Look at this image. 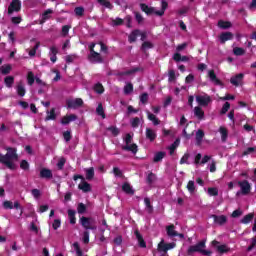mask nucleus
<instances>
[{"instance_id":"obj_1","label":"nucleus","mask_w":256,"mask_h":256,"mask_svg":"<svg viewBox=\"0 0 256 256\" xmlns=\"http://www.w3.org/2000/svg\"><path fill=\"white\" fill-rule=\"evenodd\" d=\"M5 151H7L6 154L0 153V163L5 165V167L10 169V171H15V169H17V165L13 161H17L19 159L17 148L6 147Z\"/></svg>"},{"instance_id":"obj_2","label":"nucleus","mask_w":256,"mask_h":256,"mask_svg":"<svg viewBox=\"0 0 256 256\" xmlns=\"http://www.w3.org/2000/svg\"><path fill=\"white\" fill-rule=\"evenodd\" d=\"M167 7H169V3H167V1L165 0L161 1V10H158V11H155V8L149 7V5L145 3L140 4L141 11L146 13V15H153L154 13L158 17H163L165 15V11H167Z\"/></svg>"},{"instance_id":"obj_3","label":"nucleus","mask_w":256,"mask_h":256,"mask_svg":"<svg viewBox=\"0 0 256 256\" xmlns=\"http://www.w3.org/2000/svg\"><path fill=\"white\" fill-rule=\"evenodd\" d=\"M79 223L85 231H97V221L93 217L82 216Z\"/></svg>"},{"instance_id":"obj_4","label":"nucleus","mask_w":256,"mask_h":256,"mask_svg":"<svg viewBox=\"0 0 256 256\" xmlns=\"http://www.w3.org/2000/svg\"><path fill=\"white\" fill-rule=\"evenodd\" d=\"M124 142L126 143V145L122 146V150L123 151H130L131 153H133V155H137V151H139V147L137 146V144L133 143V136L129 133L126 134L125 138H124Z\"/></svg>"},{"instance_id":"obj_5","label":"nucleus","mask_w":256,"mask_h":256,"mask_svg":"<svg viewBox=\"0 0 256 256\" xmlns=\"http://www.w3.org/2000/svg\"><path fill=\"white\" fill-rule=\"evenodd\" d=\"M73 179L74 181L81 179V183L78 185V189H80V191H82L83 193H91V184L85 181V177L83 175L75 174L73 176Z\"/></svg>"},{"instance_id":"obj_6","label":"nucleus","mask_w":256,"mask_h":256,"mask_svg":"<svg viewBox=\"0 0 256 256\" xmlns=\"http://www.w3.org/2000/svg\"><path fill=\"white\" fill-rule=\"evenodd\" d=\"M21 11V0H12L8 6V15H13V13H19Z\"/></svg>"},{"instance_id":"obj_7","label":"nucleus","mask_w":256,"mask_h":256,"mask_svg":"<svg viewBox=\"0 0 256 256\" xmlns=\"http://www.w3.org/2000/svg\"><path fill=\"white\" fill-rule=\"evenodd\" d=\"M196 102L200 107H207L211 103V96L208 94L196 95Z\"/></svg>"},{"instance_id":"obj_8","label":"nucleus","mask_w":256,"mask_h":256,"mask_svg":"<svg viewBox=\"0 0 256 256\" xmlns=\"http://www.w3.org/2000/svg\"><path fill=\"white\" fill-rule=\"evenodd\" d=\"M66 105L68 109H79V107H83V99L76 98L67 100Z\"/></svg>"},{"instance_id":"obj_9","label":"nucleus","mask_w":256,"mask_h":256,"mask_svg":"<svg viewBox=\"0 0 256 256\" xmlns=\"http://www.w3.org/2000/svg\"><path fill=\"white\" fill-rule=\"evenodd\" d=\"M242 195H249L251 193V184L247 180L238 181Z\"/></svg>"},{"instance_id":"obj_10","label":"nucleus","mask_w":256,"mask_h":256,"mask_svg":"<svg viewBox=\"0 0 256 256\" xmlns=\"http://www.w3.org/2000/svg\"><path fill=\"white\" fill-rule=\"evenodd\" d=\"M204 247H205V241H200L198 244L190 246L188 248V255H191V253H201Z\"/></svg>"},{"instance_id":"obj_11","label":"nucleus","mask_w":256,"mask_h":256,"mask_svg":"<svg viewBox=\"0 0 256 256\" xmlns=\"http://www.w3.org/2000/svg\"><path fill=\"white\" fill-rule=\"evenodd\" d=\"M88 59L91 63H103V57H101L99 52H93L92 54H89Z\"/></svg>"},{"instance_id":"obj_12","label":"nucleus","mask_w":256,"mask_h":256,"mask_svg":"<svg viewBox=\"0 0 256 256\" xmlns=\"http://www.w3.org/2000/svg\"><path fill=\"white\" fill-rule=\"evenodd\" d=\"M39 177L40 179H53V172L49 168H42Z\"/></svg>"},{"instance_id":"obj_13","label":"nucleus","mask_w":256,"mask_h":256,"mask_svg":"<svg viewBox=\"0 0 256 256\" xmlns=\"http://www.w3.org/2000/svg\"><path fill=\"white\" fill-rule=\"evenodd\" d=\"M245 77V74H243V73H239V74H237V75H235V76H232L231 78H230V83L232 84V85H234L235 87H239V83H241V81H243V78Z\"/></svg>"},{"instance_id":"obj_14","label":"nucleus","mask_w":256,"mask_h":256,"mask_svg":"<svg viewBox=\"0 0 256 256\" xmlns=\"http://www.w3.org/2000/svg\"><path fill=\"white\" fill-rule=\"evenodd\" d=\"M211 218L213 219V221L216 225H225V223H227V216H225V215L217 216V215L213 214L211 216Z\"/></svg>"},{"instance_id":"obj_15","label":"nucleus","mask_w":256,"mask_h":256,"mask_svg":"<svg viewBox=\"0 0 256 256\" xmlns=\"http://www.w3.org/2000/svg\"><path fill=\"white\" fill-rule=\"evenodd\" d=\"M139 71H143V68L141 67H134L128 71H124V72H118L116 75L117 77H124V75H133L135 73H139Z\"/></svg>"},{"instance_id":"obj_16","label":"nucleus","mask_w":256,"mask_h":256,"mask_svg":"<svg viewBox=\"0 0 256 256\" xmlns=\"http://www.w3.org/2000/svg\"><path fill=\"white\" fill-rule=\"evenodd\" d=\"M208 77L214 85H223V82L217 78V74H215V70H209Z\"/></svg>"},{"instance_id":"obj_17","label":"nucleus","mask_w":256,"mask_h":256,"mask_svg":"<svg viewBox=\"0 0 256 256\" xmlns=\"http://www.w3.org/2000/svg\"><path fill=\"white\" fill-rule=\"evenodd\" d=\"M71 121H77V115L76 114H70L62 117L61 124L62 125H69Z\"/></svg>"},{"instance_id":"obj_18","label":"nucleus","mask_w":256,"mask_h":256,"mask_svg":"<svg viewBox=\"0 0 256 256\" xmlns=\"http://www.w3.org/2000/svg\"><path fill=\"white\" fill-rule=\"evenodd\" d=\"M194 115L199 121H203L205 119V111H203V108H201V106H196L194 108Z\"/></svg>"},{"instance_id":"obj_19","label":"nucleus","mask_w":256,"mask_h":256,"mask_svg":"<svg viewBox=\"0 0 256 256\" xmlns=\"http://www.w3.org/2000/svg\"><path fill=\"white\" fill-rule=\"evenodd\" d=\"M220 43L225 44L227 41H231L233 39V33L231 32H224L221 33L219 36Z\"/></svg>"},{"instance_id":"obj_20","label":"nucleus","mask_w":256,"mask_h":256,"mask_svg":"<svg viewBox=\"0 0 256 256\" xmlns=\"http://www.w3.org/2000/svg\"><path fill=\"white\" fill-rule=\"evenodd\" d=\"M139 35H141V30H139V29L133 30L128 36L129 43H135V41H137V38L139 37Z\"/></svg>"},{"instance_id":"obj_21","label":"nucleus","mask_w":256,"mask_h":256,"mask_svg":"<svg viewBox=\"0 0 256 256\" xmlns=\"http://www.w3.org/2000/svg\"><path fill=\"white\" fill-rule=\"evenodd\" d=\"M134 234L136 235V239L138 241L139 247H141L142 249H145V247H147V243L143 239V236L141 235V233L138 232V230H136Z\"/></svg>"},{"instance_id":"obj_22","label":"nucleus","mask_w":256,"mask_h":256,"mask_svg":"<svg viewBox=\"0 0 256 256\" xmlns=\"http://www.w3.org/2000/svg\"><path fill=\"white\" fill-rule=\"evenodd\" d=\"M122 191L127 195H135V190H133V187H131V184H129L128 182H125L122 185Z\"/></svg>"},{"instance_id":"obj_23","label":"nucleus","mask_w":256,"mask_h":256,"mask_svg":"<svg viewBox=\"0 0 256 256\" xmlns=\"http://www.w3.org/2000/svg\"><path fill=\"white\" fill-rule=\"evenodd\" d=\"M166 233L168 237H177L179 233L175 231V225L171 224L166 227Z\"/></svg>"},{"instance_id":"obj_24","label":"nucleus","mask_w":256,"mask_h":256,"mask_svg":"<svg viewBox=\"0 0 256 256\" xmlns=\"http://www.w3.org/2000/svg\"><path fill=\"white\" fill-rule=\"evenodd\" d=\"M146 139L153 142L155 139H157V133L151 128H146Z\"/></svg>"},{"instance_id":"obj_25","label":"nucleus","mask_w":256,"mask_h":256,"mask_svg":"<svg viewBox=\"0 0 256 256\" xmlns=\"http://www.w3.org/2000/svg\"><path fill=\"white\" fill-rule=\"evenodd\" d=\"M254 218H255V213H249V214L245 215V216L240 220V222H241L243 225H249V223L252 222Z\"/></svg>"},{"instance_id":"obj_26","label":"nucleus","mask_w":256,"mask_h":256,"mask_svg":"<svg viewBox=\"0 0 256 256\" xmlns=\"http://www.w3.org/2000/svg\"><path fill=\"white\" fill-rule=\"evenodd\" d=\"M17 95L19 97H25V93H27V90L25 89V86L23 85V82H20L16 86Z\"/></svg>"},{"instance_id":"obj_27","label":"nucleus","mask_w":256,"mask_h":256,"mask_svg":"<svg viewBox=\"0 0 256 256\" xmlns=\"http://www.w3.org/2000/svg\"><path fill=\"white\" fill-rule=\"evenodd\" d=\"M85 173H86V180L87 181H92V179L95 178V168H93V167L86 168Z\"/></svg>"},{"instance_id":"obj_28","label":"nucleus","mask_w":256,"mask_h":256,"mask_svg":"<svg viewBox=\"0 0 256 256\" xmlns=\"http://www.w3.org/2000/svg\"><path fill=\"white\" fill-rule=\"evenodd\" d=\"M219 133L221 134L222 143H225L227 141V137H229V131L227 130V128L221 126L219 128Z\"/></svg>"},{"instance_id":"obj_29","label":"nucleus","mask_w":256,"mask_h":256,"mask_svg":"<svg viewBox=\"0 0 256 256\" xmlns=\"http://www.w3.org/2000/svg\"><path fill=\"white\" fill-rule=\"evenodd\" d=\"M47 116L45 118V121H55L57 119V114L55 113V108H51L50 111H47Z\"/></svg>"},{"instance_id":"obj_30","label":"nucleus","mask_w":256,"mask_h":256,"mask_svg":"<svg viewBox=\"0 0 256 256\" xmlns=\"http://www.w3.org/2000/svg\"><path fill=\"white\" fill-rule=\"evenodd\" d=\"M77 212H75V210H68V219L70 221V225H75V223H77V217H75Z\"/></svg>"},{"instance_id":"obj_31","label":"nucleus","mask_w":256,"mask_h":256,"mask_svg":"<svg viewBox=\"0 0 256 256\" xmlns=\"http://www.w3.org/2000/svg\"><path fill=\"white\" fill-rule=\"evenodd\" d=\"M156 181H157V175H155V173H153V172L148 173V175L146 177L147 185H151Z\"/></svg>"},{"instance_id":"obj_32","label":"nucleus","mask_w":256,"mask_h":256,"mask_svg":"<svg viewBox=\"0 0 256 256\" xmlns=\"http://www.w3.org/2000/svg\"><path fill=\"white\" fill-rule=\"evenodd\" d=\"M4 83H5L6 87H8V89H11V87H13V83H15V77L6 76L4 78Z\"/></svg>"},{"instance_id":"obj_33","label":"nucleus","mask_w":256,"mask_h":256,"mask_svg":"<svg viewBox=\"0 0 256 256\" xmlns=\"http://www.w3.org/2000/svg\"><path fill=\"white\" fill-rule=\"evenodd\" d=\"M165 155L166 153L163 151L157 152L153 158L154 163H159V161H163V159L165 158Z\"/></svg>"},{"instance_id":"obj_34","label":"nucleus","mask_w":256,"mask_h":256,"mask_svg":"<svg viewBox=\"0 0 256 256\" xmlns=\"http://www.w3.org/2000/svg\"><path fill=\"white\" fill-rule=\"evenodd\" d=\"M94 91L95 93H98V95H103V93H105V87H103V84L98 82L94 85Z\"/></svg>"},{"instance_id":"obj_35","label":"nucleus","mask_w":256,"mask_h":256,"mask_svg":"<svg viewBox=\"0 0 256 256\" xmlns=\"http://www.w3.org/2000/svg\"><path fill=\"white\" fill-rule=\"evenodd\" d=\"M148 119L149 121H152L153 125H160L161 120L155 116V114L148 112Z\"/></svg>"},{"instance_id":"obj_36","label":"nucleus","mask_w":256,"mask_h":256,"mask_svg":"<svg viewBox=\"0 0 256 256\" xmlns=\"http://www.w3.org/2000/svg\"><path fill=\"white\" fill-rule=\"evenodd\" d=\"M154 47H155V45H153L152 42L145 41L141 45V51H143V53H145V51H147V49H153Z\"/></svg>"},{"instance_id":"obj_37","label":"nucleus","mask_w":256,"mask_h":256,"mask_svg":"<svg viewBox=\"0 0 256 256\" xmlns=\"http://www.w3.org/2000/svg\"><path fill=\"white\" fill-rule=\"evenodd\" d=\"M144 203L146 206L147 213H149V215H151V213H153V205H151V199L144 198Z\"/></svg>"},{"instance_id":"obj_38","label":"nucleus","mask_w":256,"mask_h":256,"mask_svg":"<svg viewBox=\"0 0 256 256\" xmlns=\"http://www.w3.org/2000/svg\"><path fill=\"white\" fill-rule=\"evenodd\" d=\"M203 137H205V132L203 130H198L196 132V142L197 145H201V142L203 141Z\"/></svg>"},{"instance_id":"obj_39","label":"nucleus","mask_w":256,"mask_h":256,"mask_svg":"<svg viewBox=\"0 0 256 256\" xmlns=\"http://www.w3.org/2000/svg\"><path fill=\"white\" fill-rule=\"evenodd\" d=\"M35 74L32 71H29L27 73V83L31 87L33 86V83H35Z\"/></svg>"},{"instance_id":"obj_40","label":"nucleus","mask_w":256,"mask_h":256,"mask_svg":"<svg viewBox=\"0 0 256 256\" xmlns=\"http://www.w3.org/2000/svg\"><path fill=\"white\" fill-rule=\"evenodd\" d=\"M232 24L229 21H223L220 20L218 21V27H220V29H229L231 28Z\"/></svg>"},{"instance_id":"obj_41","label":"nucleus","mask_w":256,"mask_h":256,"mask_svg":"<svg viewBox=\"0 0 256 256\" xmlns=\"http://www.w3.org/2000/svg\"><path fill=\"white\" fill-rule=\"evenodd\" d=\"M96 113L97 115H99L100 117H102V119H105V117H107L105 115V110L103 109V104H98L97 108H96Z\"/></svg>"},{"instance_id":"obj_42","label":"nucleus","mask_w":256,"mask_h":256,"mask_svg":"<svg viewBox=\"0 0 256 256\" xmlns=\"http://www.w3.org/2000/svg\"><path fill=\"white\" fill-rule=\"evenodd\" d=\"M74 13L77 17H83L85 15V8L78 6L74 9Z\"/></svg>"},{"instance_id":"obj_43","label":"nucleus","mask_w":256,"mask_h":256,"mask_svg":"<svg viewBox=\"0 0 256 256\" xmlns=\"http://www.w3.org/2000/svg\"><path fill=\"white\" fill-rule=\"evenodd\" d=\"M0 72L2 73V75H9V73H11V65H3L0 67Z\"/></svg>"},{"instance_id":"obj_44","label":"nucleus","mask_w":256,"mask_h":256,"mask_svg":"<svg viewBox=\"0 0 256 256\" xmlns=\"http://www.w3.org/2000/svg\"><path fill=\"white\" fill-rule=\"evenodd\" d=\"M97 2L102 5V7H106V9H113V4L108 0H97Z\"/></svg>"},{"instance_id":"obj_45","label":"nucleus","mask_w":256,"mask_h":256,"mask_svg":"<svg viewBox=\"0 0 256 256\" xmlns=\"http://www.w3.org/2000/svg\"><path fill=\"white\" fill-rule=\"evenodd\" d=\"M233 53L236 55V57H241L242 55H245V49L241 47H235L233 49Z\"/></svg>"},{"instance_id":"obj_46","label":"nucleus","mask_w":256,"mask_h":256,"mask_svg":"<svg viewBox=\"0 0 256 256\" xmlns=\"http://www.w3.org/2000/svg\"><path fill=\"white\" fill-rule=\"evenodd\" d=\"M87 211V206L84 203H79L77 206V212L79 215H83Z\"/></svg>"},{"instance_id":"obj_47","label":"nucleus","mask_w":256,"mask_h":256,"mask_svg":"<svg viewBox=\"0 0 256 256\" xmlns=\"http://www.w3.org/2000/svg\"><path fill=\"white\" fill-rule=\"evenodd\" d=\"M39 47H41V42H37L35 46L29 51L30 57H35V55H37V49H39Z\"/></svg>"},{"instance_id":"obj_48","label":"nucleus","mask_w":256,"mask_h":256,"mask_svg":"<svg viewBox=\"0 0 256 256\" xmlns=\"http://www.w3.org/2000/svg\"><path fill=\"white\" fill-rule=\"evenodd\" d=\"M107 131H110L113 135V137H117L119 135V133H121V131L119 130V128L115 127V126H110L107 128Z\"/></svg>"},{"instance_id":"obj_49","label":"nucleus","mask_w":256,"mask_h":256,"mask_svg":"<svg viewBox=\"0 0 256 256\" xmlns=\"http://www.w3.org/2000/svg\"><path fill=\"white\" fill-rule=\"evenodd\" d=\"M189 157H191V155L189 153H185L181 159H180V165H189Z\"/></svg>"},{"instance_id":"obj_50","label":"nucleus","mask_w":256,"mask_h":256,"mask_svg":"<svg viewBox=\"0 0 256 256\" xmlns=\"http://www.w3.org/2000/svg\"><path fill=\"white\" fill-rule=\"evenodd\" d=\"M217 251L218 253H229L230 249L229 247H227V245L223 244V245H220V246H217Z\"/></svg>"},{"instance_id":"obj_51","label":"nucleus","mask_w":256,"mask_h":256,"mask_svg":"<svg viewBox=\"0 0 256 256\" xmlns=\"http://www.w3.org/2000/svg\"><path fill=\"white\" fill-rule=\"evenodd\" d=\"M208 195H210V197H217V195H219V190L215 187H210L208 188Z\"/></svg>"},{"instance_id":"obj_52","label":"nucleus","mask_w":256,"mask_h":256,"mask_svg":"<svg viewBox=\"0 0 256 256\" xmlns=\"http://www.w3.org/2000/svg\"><path fill=\"white\" fill-rule=\"evenodd\" d=\"M180 140L176 139L173 144H171V146L169 147L170 149V155H173V153H175V149H177V147L179 146Z\"/></svg>"},{"instance_id":"obj_53","label":"nucleus","mask_w":256,"mask_h":256,"mask_svg":"<svg viewBox=\"0 0 256 256\" xmlns=\"http://www.w3.org/2000/svg\"><path fill=\"white\" fill-rule=\"evenodd\" d=\"M65 163H67V159H65V157H61V158L58 160L57 168H58L60 171L63 170V167H65Z\"/></svg>"},{"instance_id":"obj_54","label":"nucleus","mask_w":256,"mask_h":256,"mask_svg":"<svg viewBox=\"0 0 256 256\" xmlns=\"http://www.w3.org/2000/svg\"><path fill=\"white\" fill-rule=\"evenodd\" d=\"M167 244L163 241H161L159 244H158V251L160 252H163V253H167Z\"/></svg>"},{"instance_id":"obj_55","label":"nucleus","mask_w":256,"mask_h":256,"mask_svg":"<svg viewBox=\"0 0 256 256\" xmlns=\"http://www.w3.org/2000/svg\"><path fill=\"white\" fill-rule=\"evenodd\" d=\"M229 109H231V104L229 102H225L220 111L221 115H225V113H227V111H229Z\"/></svg>"},{"instance_id":"obj_56","label":"nucleus","mask_w":256,"mask_h":256,"mask_svg":"<svg viewBox=\"0 0 256 256\" xmlns=\"http://www.w3.org/2000/svg\"><path fill=\"white\" fill-rule=\"evenodd\" d=\"M73 247H74V249H75V251H76V255H77V256H83V251L81 250V247L79 246V243H78V242H75V243L73 244Z\"/></svg>"},{"instance_id":"obj_57","label":"nucleus","mask_w":256,"mask_h":256,"mask_svg":"<svg viewBox=\"0 0 256 256\" xmlns=\"http://www.w3.org/2000/svg\"><path fill=\"white\" fill-rule=\"evenodd\" d=\"M187 189L189 193H195V182L193 180H190L187 184Z\"/></svg>"},{"instance_id":"obj_58","label":"nucleus","mask_w":256,"mask_h":256,"mask_svg":"<svg viewBox=\"0 0 256 256\" xmlns=\"http://www.w3.org/2000/svg\"><path fill=\"white\" fill-rule=\"evenodd\" d=\"M20 169L23 171H29V162H27V160H22L20 162Z\"/></svg>"},{"instance_id":"obj_59","label":"nucleus","mask_w":256,"mask_h":256,"mask_svg":"<svg viewBox=\"0 0 256 256\" xmlns=\"http://www.w3.org/2000/svg\"><path fill=\"white\" fill-rule=\"evenodd\" d=\"M139 123H141V120L139 119V117H135L131 120V127L137 129V127H139Z\"/></svg>"},{"instance_id":"obj_60","label":"nucleus","mask_w":256,"mask_h":256,"mask_svg":"<svg viewBox=\"0 0 256 256\" xmlns=\"http://www.w3.org/2000/svg\"><path fill=\"white\" fill-rule=\"evenodd\" d=\"M52 13H53V10L51 9L44 11V13L42 14L43 21H47V19H50L51 16L49 15H52Z\"/></svg>"},{"instance_id":"obj_61","label":"nucleus","mask_w":256,"mask_h":256,"mask_svg":"<svg viewBox=\"0 0 256 256\" xmlns=\"http://www.w3.org/2000/svg\"><path fill=\"white\" fill-rule=\"evenodd\" d=\"M175 79H176L175 70H169V72H168L169 83H173V81H175Z\"/></svg>"},{"instance_id":"obj_62","label":"nucleus","mask_w":256,"mask_h":256,"mask_svg":"<svg viewBox=\"0 0 256 256\" xmlns=\"http://www.w3.org/2000/svg\"><path fill=\"white\" fill-rule=\"evenodd\" d=\"M124 93L126 95H129V93H133V84L128 83L125 87H124Z\"/></svg>"},{"instance_id":"obj_63","label":"nucleus","mask_w":256,"mask_h":256,"mask_svg":"<svg viewBox=\"0 0 256 256\" xmlns=\"http://www.w3.org/2000/svg\"><path fill=\"white\" fill-rule=\"evenodd\" d=\"M113 173L115 175V177H123V171H121V169H119V167H114L113 168Z\"/></svg>"},{"instance_id":"obj_64","label":"nucleus","mask_w":256,"mask_h":256,"mask_svg":"<svg viewBox=\"0 0 256 256\" xmlns=\"http://www.w3.org/2000/svg\"><path fill=\"white\" fill-rule=\"evenodd\" d=\"M52 227L54 231H57V229L61 227V219H55L54 222L52 223Z\"/></svg>"}]
</instances>
